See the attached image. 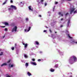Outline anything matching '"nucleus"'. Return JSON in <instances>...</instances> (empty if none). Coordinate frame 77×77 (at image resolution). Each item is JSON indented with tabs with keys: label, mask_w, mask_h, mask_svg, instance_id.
Instances as JSON below:
<instances>
[{
	"label": "nucleus",
	"mask_w": 77,
	"mask_h": 77,
	"mask_svg": "<svg viewBox=\"0 0 77 77\" xmlns=\"http://www.w3.org/2000/svg\"><path fill=\"white\" fill-rule=\"evenodd\" d=\"M3 52H1V54H0V56H2L3 55Z\"/></svg>",
	"instance_id": "5701e85b"
},
{
	"label": "nucleus",
	"mask_w": 77,
	"mask_h": 77,
	"mask_svg": "<svg viewBox=\"0 0 77 77\" xmlns=\"http://www.w3.org/2000/svg\"><path fill=\"white\" fill-rule=\"evenodd\" d=\"M49 32H50V33H51L52 31H51V29H49Z\"/></svg>",
	"instance_id": "72a5a7b5"
},
{
	"label": "nucleus",
	"mask_w": 77,
	"mask_h": 77,
	"mask_svg": "<svg viewBox=\"0 0 77 77\" xmlns=\"http://www.w3.org/2000/svg\"><path fill=\"white\" fill-rule=\"evenodd\" d=\"M63 25H61L60 26V27H63Z\"/></svg>",
	"instance_id": "a19ab883"
},
{
	"label": "nucleus",
	"mask_w": 77,
	"mask_h": 77,
	"mask_svg": "<svg viewBox=\"0 0 77 77\" xmlns=\"http://www.w3.org/2000/svg\"><path fill=\"white\" fill-rule=\"evenodd\" d=\"M27 31V30L26 29H25V32H26Z\"/></svg>",
	"instance_id": "49530a36"
},
{
	"label": "nucleus",
	"mask_w": 77,
	"mask_h": 77,
	"mask_svg": "<svg viewBox=\"0 0 77 77\" xmlns=\"http://www.w3.org/2000/svg\"><path fill=\"white\" fill-rule=\"evenodd\" d=\"M77 61V58L75 56H73L70 57L69 60V62L70 64H72Z\"/></svg>",
	"instance_id": "f257e3e1"
},
{
	"label": "nucleus",
	"mask_w": 77,
	"mask_h": 77,
	"mask_svg": "<svg viewBox=\"0 0 77 77\" xmlns=\"http://www.w3.org/2000/svg\"><path fill=\"white\" fill-rule=\"evenodd\" d=\"M17 27L15 26L14 28H13L12 31V32H13L14 31L17 32Z\"/></svg>",
	"instance_id": "7ed1b4c3"
},
{
	"label": "nucleus",
	"mask_w": 77,
	"mask_h": 77,
	"mask_svg": "<svg viewBox=\"0 0 77 77\" xmlns=\"http://www.w3.org/2000/svg\"><path fill=\"white\" fill-rule=\"evenodd\" d=\"M22 3V2H20V3Z\"/></svg>",
	"instance_id": "6e6d98bb"
},
{
	"label": "nucleus",
	"mask_w": 77,
	"mask_h": 77,
	"mask_svg": "<svg viewBox=\"0 0 77 77\" xmlns=\"http://www.w3.org/2000/svg\"><path fill=\"white\" fill-rule=\"evenodd\" d=\"M11 8H12V9H14V10H16L17 9V7H16L15 6H14L13 5H11Z\"/></svg>",
	"instance_id": "20e7f679"
},
{
	"label": "nucleus",
	"mask_w": 77,
	"mask_h": 77,
	"mask_svg": "<svg viewBox=\"0 0 77 77\" xmlns=\"http://www.w3.org/2000/svg\"><path fill=\"white\" fill-rule=\"evenodd\" d=\"M23 45H25V44L24 43H23Z\"/></svg>",
	"instance_id": "8fccbe9b"
},
{
	"label": "nucleus",
	"mask_w": 77,
	"mask_h": 77,
	"mask_svg": "<svg viewBox=\"0 0 77 77\" xmlns=\"http://www.w3.org/2000/svg\"><path fill=\"white\" fill-rule=\"evenodd\" d=\"M68 14H69L68 13H66V14H65V15L66 17V16H67V15H68Z\"/></svg>",
	"instance_id": "a878e982"
},
{
	"label": "nucleus",
	"mask_w": 77,
	"mask_h": 77,
	"mask_svg": "<svg viewBox=\"0 0 77 77\" xmlns=\"http://www.w3.org/2000/svg\"><path fill=\"white\" fill-rule=\"evenodd\" d=\"M75 8H71L70 10V14H72V12H74V11H75Z\"/></svg>",
	"instance_id": "f03ea898"
},
{
	"label": "nucleus",
	"mask_w": 77,
	"mask_h": 77,
	"mask_svg": "<svg viewBox=\"0 0 77 77\" xmlns=\"http://www.w3.org/2000/svg\"><path fill=\"white\" fill-rule=\"evenodd\" d=\"M5 31H8V29L7 28H5Z\"/></svg>",
	"instance_id": "2f4dec72"
},
{
	"label": "nucleus",
	"mask_w": 77,
	"mask_h": 77,
	"mask_svg": "<svg viewBox=\"0 0 77 77\" xmlns=\"http://www.w3.org/2000/svg\"><path fill=\"white\" fill-rule=\"evenodd\" d=\"M27 74H28L29 76H30V75H32V74L30 73V72H27Z\"/></svg>",
	"instance_id": "1a4fd4ad"
},
{
	"label": "nucleus",
	"mask_w": 77,
	"mask_h": 77,
	"mask_svg": "<svg viewBox=\"0 0 77 77\" xmlns=\"http://www.w3.org/2000/svg\"><path fill=\"white\" fill-rule=\"evenodd\" d=\"M58 64H56L55 65V67H56V68H58Z\"/></svg>",
	"instance_id": "aec40b11"
},
{
	"label": "nucleus",
	"mask_w": 77,
	"mask_h": 77,
	"mask_svg": "<svg viewBox=\"0 0 77 77\" xmlns=\"http://www.w3.org/2000/svg\"><path fill=\"white\" fill-rule=\"evenodd\" d=\"M31 63L32 64H33L34 65H37V64L35 62H31Z\"/></svg>",
	"instance_id": "f8f14e48"
},
{
	"label": "nucleus",
	"mask_w": 77,
	"mask_h": 77,
	"mask_svg": "<svg viewBox=\"0 0 77 77\" xmlns=\"http://www.w3.org/2000/svg\"><path fill=\"white\" fill-rule=\"evenodd\" d=\"M5 35H4L3 36V38H5Z\"/></svg>",
	"instance_id": "09e8293b"
},
{
	"label": "nucleus",
	"mask_w": 77,
	"mask_h": 77,
	"mask_svg": "<svg viewBox=\"0 0 77 77\" xmlns=\"http://www.w3.org/2000/svg\"><path fill=\"white\" fill-rule=\"evenodd\" d=\"M28 18H26V21H28Z\"/></svg>",
	"instance_id": "79ce46f5"
},
{
	"label": "nucleus",
	"mask_w": 77,
	"mask_h": 77,
	"mask_svg": "<svg viewBox=\"0 0 77 77\" xmlns=\"http://www.w3.org/2000/svg\"><path fill=\"white\" fill-rule=\"evenodd\" d=\"M8 1V0H6L5 2H4L3 3V5H5L6 3V2H7V1Z\"/></svg>",
	"instance_id": "ddd939ff"
},
{
	"label": "nucleus",
	"mask_w": 77,
	"mask_h": 77,
	"mask_svg": "<svg viewBox=\"0 0 77 77\" xmlns=\"http://www.w3.org/2000/svg\"><path fill=\"white\" fill-rule=\"evenodd\" d=\"M53 9H54V8H53Z\"/></svg>",
	"instance_id": "13d9d810"
},
{
	"label": "nucleus",
	"mask_w": 77,
	"mask_h": 77,
	"mask_svg": "<svg viewBox=\"0 0 77 77\" xmlns=\"http://www.w3.org/2000/svg\"><path fill=\"white\" fill-rule=\"evenodd\" d=\"M0 27H3V28H4L5 27H6V26H1Z\"/></svg>",
	"instance_id": "e433bc0d"
},
{
	"label": "nucleus",
	"mask_w": 77,
	"mask_h": 77,
	"mask_svg": "<svg viewBox=\"0 0 77 77\" xmlns=\"http://www.w3.org/2000/svg\"><path fill=\"white\" fill-rule=\"evenodd\" d=\"M70 23V20H68V21L67 23V27H69V24Z\"/></svg>",
	"instance_id": "39448f33"
},
{
	"label": "nucleus",
	"mask_w": 77,
	"mask_h": 77,
	"mask_svg": "<svg viewBox=\"0 0 77 77\" xmlns=\"http://www.w3.org/2000/svg\"><path fill=\"white\" fill-rule=\"evenodd\" d=\"M63 14H61V16H62V17H63Z\"/></svg>",
	"instance_id": "de8ad7c7"
},
{
	"label": "nucleus",
	"mask_w": 77,
	"mask_h": 77,
	"mask_svg": "<svg viewBox=\"0 0 77 77\" xmlns=\"http://www.w3.org/2000/svg\"><path fill=\"white\" fill-rule=\"evenodd\" d=\"M11 60H8V61L7 62V63H10V62H11Z\"/></svg>",
	"instance_id": "b1692460"
},
{
	"label": "nucleus",
	"mask_w": 77,
	"mask_h": 77,
	"mask_svg": "<svg viewBox=\"0 0 77 77\" xmlns=\"http://www.w3.org/2000/svg\"><path fill=\"white\" fill-rule=\"evenodd\" d=\"M11 63H10L8 64L9 66V67H13V66H14V64H12L11 65Z\"/></svg>",
	"instance_id": "9d476101"
},
{
	"label": "nucleus",
	"mask_w": 77,
	"mask_h": 77,
	"mask_svg": "<svg viewBox=\"0 0 77 77\" xmlns=\"http://www.w3.org/2000/svg\"><path fill=\"white\" fill-rule=\"evenodd\" d=\"M25 66H26V68H27V66H29V63H26L25 64Z\"/></svg>",
	"instance_id": "4468645a"
},
{
	"label": "nucleus",
	"mask_w": 77,
	"mask_h": 77,
	"mask_svg": "<svg viewBox=\"0 0 77 77\" xmlns=\"http://www.w3.org/2000/svg\"><path fill=\"white\" fill-rule=\"evenodd\" d=\"M38 16L39 17H41V15H39Z\"/></svg>",
	"instance_id": "c03bdc74"
},
{
	"label": "nucleus",
	"mask_w": 77,
	"mask_h": 77,
	"mask_svg": "<svg viewBox=\"0 0 77 77\" xmlns=\"http://www.w3.org/2000/svg\"><path fill=\"white\" fill-rule=\"evenodd\" d=\"M31 7H32L31 6H29L28 7L30 11H33V9H31Z\"/></svg>",
	"instance_id": "6e6552de"
},
{
	"label": "nucleus",
	"mask_w": 77,
	"mask_h": 77,
	"mask_svg": "<svg viewBox=\"0 0 77 77\" xmlns=\"http://www.w3.org/2000/svg\"><path fill=\"white\" fill-rule=\"evenodd\" d=\"M51 72H54V69H51Z\"/></svg>",
	"instance_id": "412c9836"
},
{
	"label": "nucleus",
	"mask_w": 77,
	"mask_h": 77,
	"mask_svg": "<svg viewBox=\"0 0 77 77\" xmlns=\"http://www.w3.org/2000/svg\"><path fill=\"white\" fill-rule=\"evenodd\" d=\"M32 61H35V59H32Z\"/></svg>",
	"instance_id": "473e14b6"
},
{
	"label": "nucleus",
	"mask_w": 77,
	"mask_h": 77,
	"mask_svg": "<svg viewBox=\"0 0 77 77\" xmlns=\"http://www.w3.org/2000/svg\"><path fill=\"white\" fill-rule=\"evenodd\" d=\"M66 1H69V2H71V1H72V0H65Z\"/></svg>",
	"instance_id": "7c9ffc66"
},
{
	"label": "nucleus",
	"mask_w": 77,
	"mask_h": 77,
	"mask_svg": "<svg viewBox=\"0 0 77 77\" xmlns=\"http://www.w3.org/2000/svg\"><path fill=\"white\" fill-rule=\"evenodd\" d=\"M70 77H72V76H70Z\"/></svg>",
	"instance_id": "5fc2aeb1"
},
{
	"label": "nucleus",
	"mask_w": 77,
	"mask_h": 77,
	"mask_svg": "<svg viewBox=\"0 0 77 77\" xmlns=\"http://www.w3.org/2000/svg\"><path fill=\"white\" fill-rule=\"evenodd\" d=\"M27 47V44L26 43L25 45V48H26Z\"/></svg>",
	"instance_id": "f3484780"
},
{
	"label": "nucleus",
	"mask_w": 77,
	"mask_h": 77,
	"mask_svg": "<svg viewBox=\"0 0 77 77\" xmlns=\"http://www.w3.org/2000/svg\"><path fill=\"white\" fill-rule=\"evenodd\" d=\"M71 43L72 44H74V43H75V44H77V42H75V40H71Z\"/></svg>",
	"instance_id": "423d86ee"
},
{
	"label": "nucleus",
	"mask_w": 77,
	"mask_h": 77,
	"mask_svg": "<svg viewBox=\"0 0 77 77\" xmlns=\"http://www.w3.org/2000/svg\"><path fill=\"white\" fill-rule=\"evenodd\" d=\"M55 33H57V32H55Z\"/></svg>",
	"instance_id": "3c124183"
},
{
	"label": "nucleus",
	"mask_w": 77,
	"mask_h": 77,
	"mask_svg": "<svg viewBox=\"0 0 77 77\" xmlns=\"http://www.w3.org/2000/svg\"><path fill=\"white\" fill-rule=\"evenodd\" d=\"M11 3H13V1L12 0H11Z\"/></svg>",
	"instance_id": "ea45409f"
},
{
	"label": "nucleus",
	"mask_w": 77,
	"mask_h": 77,
	"mask_svg": "<svg viewBox=\"0 0 77 77\" xmlns=\"http://www.w3.org/2000/svg\"><path fill=\"white\" fill-rule=\"evenodd\" d=\"M58 14L59 15H61V12H60L58 13Z\"/></svg>",
	"instance_id": "f704fd0d"
},
{
	"label": "nucleus",
	"mask_w": 77,
	"mask_h": 77,
	"mask_svg": "<svg viewBox=\"0 0 77 77\" xmlns=\"http://www.w3.org/2000/svg\"><path fill=\"white\" fill-rule=\"evenodd\" d=\"M47 3H45V6H47Z\"/></svg>",
	"instance_id": "c9c22d12"
},
{
	"label": "nucleus",
	"mask_w": 77,
	"mask_h": 77,
	"mask_svg": "<svg viewBox=\"0 0 77 77\" xmlns=\"http://www.w3.org/2000/svg\"><path fill=\"white\" fill-rule=\"evenodd\" d=\"M68 36L69 38H71V39H72V37H71L70 36H69V34H68Z\"/></svg>",
	"instance_id": "4be33fe9"
},
{
	"label": "nucleus",
	"mask_w": 77,
	"mask_h": 77,
	"mask_svg": "<svg viewBox=\"0 0 77 77\" xmlns=\"http://www.w3.org/2000/svg\"><path fill=\"white\" fill-rule=\"evenodd\" d=\"M45 27H46V28H48V27H47V26H45Z\"/></svg>",
	"instance_id": "864d4df0"
},
{
	"label": "nucleus",
	"mask_w": 77,
	"mask_h": 77,
	"mask_svg": "<svg viewBox=\"0 0 77 77\" xmlns=\"http://www.w3.org/2000/svg\"><path fill=\"white\" fill-rule=\"evenodd\" d=\"M44 0H40V2L42 4H43V2H44Z\"/></svg>",
	"instance_id": "dca6fc26"
},
{
	"label": "nucleus",
	"mask_w": 77,
	"mask_h": 77,
	"mask_svg": "<svg viewBox=\"0 0 77 77\" xmlns=\"http://www.w3.org/2000/svg\"><path fill=\"white\" fill-rule=\"evenodd\" d=\"M37 2H39V0H37Z\"/></svg>",
	"instance_id": "a18cd8bd"
},
{
	"label": "nucleus",
	"mask_w": 77,
	"mask_h": 77,
	"mask_svg": "<svg viewBox=\"0 0 77 77\" xmlns=\"http://www.w3.org/2000/svg\"><path fill=\"white\" fill-rule=\"evenodd\" d=\"M16 45H17V44H15V46H16Z\"/></svg>",
	"instance_id": "603ef678"
},
{
	"label": "nucleus",
	"mask_w": 77,
	"mask_h": 77,
	"mask_svg": "<svg viewBox=\"0 0 77 77\" xmlns=\"http://www.w3.org/2000/svg\"><path fill=\"white\" fill-rule=\"evenodd\" d=\"M11 49H12V50H14V47H13Z\"/></svg>",
	"instance_id": "c756f323"
},
{
	"label": "nucleus",
	"mask_w": 77,
	"mask_h": 77,
	"mask_svg": "<svg viewBox=\"0 0 77 77\" xmlns=\"http://www.w3.org/2000/svg\"><path fill=\"white\" fill-rule=\"evenodd\" d=\"M30 29H31V27H29L28 29V30L27 32H29V31H30Z\"/></svg>",
	"instance_id": "a211bd4d"
},
{
	"label": "nucleus",
	"mask_w": 77,
	"mask_h": 77,
	"mask_svg": "<svg viewBox=\"0 0 77 77\" xmlns=\"http://www.w3.org/2000/svg\"><path fill=\"white\" fill-rule=\"evenodd\" d=\"M41 59H38V62H40V61H41Z\"/></svg>",
	"instance_id": "c85d7f7f"
},
{
	"label": "nucleus",
	"mask_w": 77,
	"mask_h": 77,
	"mask_svg": "<svg viewBox=\"0 0 77 77\" xmlns=\"http://www.w3.org/2000/svg\"><path fill=\"white\" fill-rule=\"evenodd\" d=\"M62 20H63V19L62 18L61 19V20L62 21Z\"/></svg>",
	"instance_id": "37998d69"
},
{
	"label": "nucleus",
	"mask_w": 77,
	"mask_h": 77,
	"mask_svg": "<svg viewBox=\"0 0 77 77\" xmlns=\"http://www.w3.org/2000/svg\"><path fill=\"white\" fill-rule=\"evenodd\" d=\"M3 23L4 24H5V26H8V25H9V23L6 22Z\"/></svg>",
	"instance_id": "0eeeda50"
},
{
	"label": "nucleus",
	"mask_w": 77,
	"mask_h": 77,
	"mask_svg": "<svg viewBox=\"0 0 77 77\" xmlns=\"http://www.w3.org/2000/svg\"><path fill=\"white\" fill-rule=\"evenodd\" d=\"M1 49H0V51H1Z\"/></svg>",
	"instance_id": "4d7b16f0"
},
{
	"label": "nucleus",
	"mask_w": 77,
	"mask_h": 77,
	"mask_svg": "<svg viewBox=\"0 0 77 77\" xmlns=\"http://www.w3.org/2000/svg\"><path fill=\"white\" fill-rule=\"evenodd\" d=\"M6 77H11V76H9V75H6Z\"/></svg>",
	"instance_id": "cd10ccee"
},
{
	"label": "nucleus",
	"mask_w": 77,
	"mask_h": 77,
	"mask_svg": "<svg viewBox=\"0 0 77 77\" xmlns=\"http://www.w3.org/2000/svg\"><path fill=\"white\" fill-rule=\"evenodd\" d=\"M76 13H77V11H74L73 14H75Z\"/></svg>",
	"instance_id": "393cba45"
},
{
	"label": "nucleus",
	"mask_w": 77,
	"mask_h": 77,
	"mask_svg": "<svg viewBox=\"0 0 77 77\" xmlns=\"http://www.w3.org/2000/svg\"><path fill=\"white\" fill-rule=\"evenodd\" d=\"M43 32H47V30H44Z\"/></svg>",
	"instance_id": "58836bf2"
},
{
	"label": "nucleus",
	"mask_w": 77,
	"mask_h": 77,
	"mask_svg": "<svg viewBox=\"0 0 77 77\" xmlns=\"http://www.w3.org/2000/svg\"><path fill=\"white\" fill-rule=\"evenodd\" d=\"M12 9V8H8V10H11Z\"/></svg>",
	"instance_id": "4c0bfd02"
},
{
	"label": "nucleus",
	"mask_w": 77,
	"mask_h": 77,
	"mask_svg": "<svg viewBox=\"0 0 77 77\" xmlns=\"http://www.w3.org/2000/svg\"><path fill=\"white\" fill-rule=\"evenodd\" d=\"M35 43L36 44H37V45H39V42L38 41H35Z\"/></svg>",
	"instance_id": "2eb2a0df"
},
{
	"label": "nucleus",
	"mask_w": 77,
	"mask_h": 77,
	"mask_svg": "<svg viewBox=\"0 0 77 77\" xmlns=\"http://www.w3.org/2000/svg\"><path fill=\"white\" fill-rule=\"evenodd\" d=\"M6 65H7V64H6V63H4L3 64H2L1 66H4Z\"/></svg>",
	"instance_id": "9b49d317"
},
{
	"label": "nucleus",
	"mask_w": 77,
	"mask_h": 77,
	"mask_svg": "<svg viewBox=\"0 0 77 77\" xmlns=\"http://www.w3.org/2000/svg\"><path fill=\"white\" fill-rule=\"evenodd\" d=\"M24 57L25 58H27L28 57V56H27V55H25Z\"/></svg>",
	"instance_id": "6ab92c4d"
},
{
	"label": "nucleus",
	"mask_w": 77,
	"mask_h": 77,
	"mask_svg": "<svg viewBox=\"0 0 77 77\" xmlns=\"http://www.w3.org/2000/svg\"><path fill=\"white\" fill-rule=\"evenodd\" d=\"M55 5H57V4H58V2H55Z\"/></svg>",
	"instance_id": "bb28decb"
}]
</instances>
